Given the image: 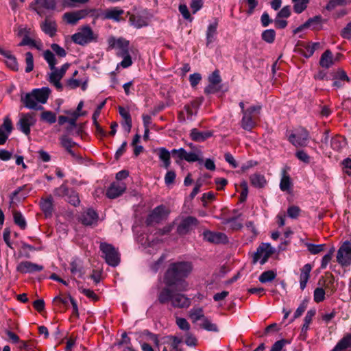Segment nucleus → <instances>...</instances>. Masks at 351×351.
<instances>
[{
	"label": "nucleus",
	"instance_id": "f257e3e1",
	"mask_svg": "<svg viewBox=\"0 0 351 351\" xmlns=\"http://www.w3.org/2000/svg\"><path fill=\"white\" fill-rule=\"evenodd\" d=\"M193 264L188 261L173 263L165 272L164 280L169 287H173L178 291H186L188 284L185 281L193 271Z\"/></svg>",
	"mask_w": 351,
	"mask_h": 351
},
{
	"label": "nucleus",
	"instance_id": "f03ea898",
	"mask_svg": "<svg viewBox=\"0 0 351 351\" xmlns=\"http://www.w3.org/2000/svg\"><path fill=\"white\" fill-rule=\"evenodd\" d=\"M51 90L47 87L39 89H34L31 93H27L21 97V101L25 106L29 109L43 110V107L40 105L47 102Z\"/></svg>",
	"mask_w": 351,
	"mask_h": 351
},
{
	"label": "nucleus",
	"instance_id": "7ed1b4c3",
	"mask_svg": "<svg viewBox=\"0 0 351 351\" xmlns=\"http://www.w3.org/2000/svg\"><path fill=\"white\" fill-rule=\"evenodd\" d=\"M97 38L98 35L88 25L80 27L77 32L71 36V40L73 43L82 46L92 42H97Z\"/></svg>",
	"mask_w": 351,
	"mask_h": 351
},
{
	"label": "nucleus",
	"instance_id": "20e7f679",
	"mask_svg": "<svg viewBox=\"0 0 351 351\" xmlns=\"http://www.w3.org/2000/svg\"><path fill=\"white\" fill-rule=\"evenodd\" d=\"M99 248L102 252V257L109 265L116 267L119 264L120 254L111 244L101 243Z\"/></svg>",
	"mask_w": 351,
	"mask_h": 351
},
{
	"label": "nucleus",
	"instance_id": "39448f33",
	"mask_svg": "<svg viewBox=\"0 0 351 351\" xmlns=\"http://www.w3.org/2000/svg\"><path fill=\"white\" fill-rule=\"evenodd\" d=\"M309 134L304 128H298L291 132L288 136L289 142L295 147H304L308 144Z\"/></svg>",
	"mask_w": 351,
	"mask_h": 351
},
{
	"label": "nucleus",
	"instance_id": "423d86ee",
	"mask_svg": "<svg viewBox=\"0 0 351 351\" xmlns=\"http://www.w3.org/2000/svg\"><path fill=\"white\" fill-rule=\"evenodd\" d=\"M337 261L342 267L351 265V243L346 241L339 248L337 253Z\"/></svg>",
	"mask_w": 351,
	"mask_h": 351
},
{
	"label": "nucleus",
	"instance_id": "0eeeda50",
	"mask_svg": "<svg viewBox=\"0 0 351 351\" xmlns=\"http://www.w3.org/2000/svg\"><path fill=\"white\" fill-rule=\"evenodd\" d=\"M29 8L40 16L45 15V10H54L56 8V0H34L29 4Z\"/></svg>",
	"mask_w": 351,
	"mask_h": 351
},
{
	"label": "nucleus",
	"instance_id": "6e6552de",
	"mask_svg": "<svg viewBox=\"0 0 351 351\" xmlns=\"http://www.w3.org/2000/svg\"><path fill=\"white\" fill-rule=\"evenodd\" d=\"M36 119L34 113H22L16 124L18 128L25 135L30 133L31 127L35 125Z\"/></svg>",
	"mask_w": 351,
	"mask_h": 351
},
{
	"label": "nucleus",
	"instance_id": "1a4fd4ad",
	"mask_svg": "<svg viewBox=\"0 0 351 351\" xmlns=\"http://www.w3.org/2000/svg\"><path fill=\"white\" fill-rule=\"evenodd\" d=\"M260 110V106H253L247 108L246 111L244 112L241 122L242 128L245 130L250 131L254 128L256 123L252 117V114L258 113Z\"/></svg>",
	"mask_w": 351,
	"mask_h": 351
},
{
	"label": "nucleus",
	"instance_id": "9d476101",
	"mask_svg": "<svg viewBox=\"0 0 351 351\" xmlns=\"http://www.w3.org/2000/svg\"><path fill=\"white\" fill-rule=\"evenodd\" d=\"M69 64L66 63L63 64L60 69L54 67L53 69H51V71L49 73V82L51 84H52L59 90H61L62 89V86L60 83V80L65 75V73L69 69Z\"/></svg>",
	"mask_w": 351,
	"mask_h": 351
},
{
	"label": "nucleus",
	"instance_id": "9b49d317",
	"mask_svg": "<svg viewBox=\"0 0 351 351\" xmlns=\"http://www.w3.org/2000/svg\"><path fill=\"white\" fill-rule=\"evenodd\" d=\"M169 214V210L165 206L160 205L156 207L147 218V224L158 223L166 220Z\"/></svg>",
	"mask_w": 351,
	"mask_h": 351
},
{
	"label": "nucleus",
	"instance_id": "f8f14e48",
	"mask_svg": "<svg viewBox=\"0 0 351 351\" xmlns=\"http://www.w3.org/2000/svg\"><path fill=\"white\" fill-rule=\"evenodd\" d=\"M274 252V249L269 244H262L254 255L253 263L259 261L261 265H264Z\"/></svg>",
	"mask_w": 351,
	"mask_h": 351
},
{
	"label": "nucleus",
	"instance_id": "ddd939ff",
	"mask_svg": "<svg viewBox=\"0 0 351 351\" xmlns=\"http://www.w3.org/2000/svg\"><path fill=\"white\" fill-rule=\"evenodd\" d=\"M198 225V220L192 216L183 218L177 227L179 234H186Z\"/></svg>",
	"mask_w": 351,
	"mask_h": 351
},
{
	"label": "nucleus",
	"instance_id": "4468645a",
	"mask_svg": "<svg viewBox=\"0 0 351 351\" xmlns=\"http://www.w3.org/2000/svg\"><path fill=\"white\" fill-rule=\"evenodd\" d=\"M127 185L122 181L113 182L106 191V196L114 199L121 196L126 190Z\"/></svg>",
	"mask_w": 351,
	"mask_h": 351
},
{
	"label": "nucleus",
	"instance_id": "2eb2a0df",
	"mask_svg": "<svg viewBox=\"0 0 351 351\" xmlns=\"http://www.w3.org/2000/svg\"><path fill=\"white\" fill-rule=\"evenodd\" d=\"M60 144L76 162H80L82 157L72 150V147L77 144L67 135H62L60 138Z\"/></svg>",
	"mask_w": 351,
	"mask_h": 351
},
{
	"label": "nucleus",
	"instance_id": "dca6fc26",
	"mask_svg": "<svg viewBox=\"0 0 351 351\" xmlns=\"http://www.w3.org/2000/svg\"><path fill=\"white\" fill-rule=\"evenodd\" d=\"M204 240L211 243H226L228 241L227 236L222 232H212L209 230L203 232Z\"/></svg>",
	"mask_w": 351,
	"mask_h": 351
},
{
	"label": "nucleus",
	"instance_id": "f3484780",
	"mask_svg": "<svg viewBox=\"0 0 351 351\" xmlns=\"http://www.w3.org/2000/svg\"><path fill=\"white\" fill-rule=\"evenodd\" d=\"M78 74L77 71H75L72 75V77L69 78L66 82V86L69 89H75L78 87H81L82 90H86L87 88L88 78H75Z\"/></svg>",
	"mask_w": 351,
	"mask_h": 351
},
{
	"label": "nucleus",
	"instance_id": "a211bd4d",
	"mask_svg": "<svg viewBox=\"0 0 351 351\" xmlns=\"http://www.w3.org/2000/svg\"><path fill=\"white\" fill-rule=\"evenodd\" d=\"M108 43L110 47L115 48L119 50L117 56H123L129 52V41L124 38H120L115 39L114 38H111L109 39Z\"/></svg>",
	"mask_w": 351,
	"mask_h": 351
},
{
	"label": "nucleus",
	"instance_id": "6ab92c4d",
	"mask_svg": "<svg viewBox=\"0 0 351 351\" xmlns=\"http://www.w3.org/2000/svg\"><path fill=\"white\" fill-rule=\"evenodd\" d=\"M87 16L86 10H80L73 12H66L63 14V19L69 24L76 25L78 21Z\"/></svg>",
	"mask_w": 351,
	"mask_h": 351
},
{
	"label": "nucleus",
	"instance_id": "aec40b11",
	"mask_svg": "<svg viewBox=\"0 0 351 351\" xmlns=\"http://www.w3.org/2000/svg\"><path fill=\"white\" fill-rule=\"evenodd\" d=\"M16 269L19 273L27 274L42 271L43 269V267L30 261H25L19 263L17 265Z\"/></svg>",
	"mask_w": 351,
	"mask_h": 351
},
{
	"label": "nucleus",
	"instance_id": "412c9836",
	"mask_svg": "<svg viewBox=\"0 0 351 351\" xmlns=\"http://www.w3.org/2000/svg\"><path fill=\"white\" fill-rule=\"evenodd\" d=\"M41 30L50 37L56 35L57 32V24L55 20L47 16L40 25Z\"/></svg>",
	"mask_w": 351,
	"mask_h": 351
},
{
	"label": "nucleus",
	"instance_id": "4be33fe9",
	"mask_svg": "<svg viewBox=\"0 0 351 351\" xmlns=\"http://www.w3.org/2000/svg\"><path fill=\"white\" fill-rule=\"evenodd\" d=\"M171 305L175 308H188L191 305V300L184 294L176 293L171 298Z\"/></svg>",
	"mask_w": 351,
	"mask_h": 351
},
{
	"label": "nucleus",
	"instance_id": "5701e85b",
	"mask_svg": "<svg viewBox=\"0 0 351 351\" xmlns=\"http://www.w3.org/2000/svg\"><path fill=\"white\" fill-rule=\"evenodd\" d=\"M97 220L98 215L91 208L87 209L80 217L81 222L85 226H92L95 224Z\"/></svg>",
	"mask_w": 351,
	"mask_h": 351
},
{
	"label": "nucleus",
	"instance_id": "b1692460",
	"mask_svg": "<svg viewBox=\"0 0 351 351\" xmlns=\"http://www.w3.org/2000/svg\"><path fill=\"white\" fill-rule=\"evenodd\" d=\"M213 135L212 131H199L197 128H193L190 132L191 138L196 142H203Z\"/></svg>",
	"mask_w": 351,
	"mask_h": 351
},
{
	"label": "nucleus",
	"instance_id": "393cba45",
	"mask_svg": "<svg viewBox=\"0 0 351 351\" xmlns=\"http://www.w3.org/2000/svg\"><path fill=\"white\" fill-rule=\"evenodd\" d=\"M312 270V265L309 263L304 265L300 269V287L302 290H304L310 278V273Z\"/></svg>",
	"mask_w": 351,
	"mask_h": 351
},
{
	"label": "nucleus",
	"instance_id": "a878e982",
	"mask_svg": "<svg viewBox=\"0 0 351 351\" xmlns=\"http://www.w3.org/2000/svg\"><path fill=\"white\" fill-rule=\"evenodd\" d=\"M123 13V10L117 7L108 9L104 12V20L111 19L116 22H119Z\"/></svg>",
	"mask_w": 351,
	"mask_h": 351
},
{
	"label": "nucleus",
	"instance_id": "bb28decb",
	"mask_svg": "<svg viewBox=\"0 0 351 351\" xmlns=\"http://www.w3.org/2000/svg\"><path fill=\"white\" fill-rule=\"evenodd\" d=\"M129 21L131 25H132L136 28H141L143 27H145L148 25L149 23V20L147 17L139 14L131 15L130 16Z\"/></svg>",
	"mask_w": 351,
	"mask_h": 351
},
{
	"label": "nucleus",
	"instance_id": "cd10ccee",
	"mask_svg": "<svg viewBox=\"0 0 351 351\" xmlns=\"http://www.w3.org/2000/svg\"><path fill=\"white\" fill-rule=\"evenodd\" d=\"M155 152L158 156L159 159L163 162L164 167L168 169L171 164L170 152L165 147H160Z\"/></svg>",
	"mask_w": 351,
	"mask_h": 351
},
{
	"label": "nucleus",
	"instance_id": "c85d7f7f",
	"mask_svg": "<svg viewBox=\"0 0 351 351\" xmlns=\"http://www.w3.org/2000/svg\"><path fill=\"white\" fill-rule=\"evenodd\" d=\"M250 181L251 184L258 189H262L267 184V180L263 175L254 173L250 176Z\"/></svg>",
	"mask_w": 351,
	"mask_h": 351
},
{
	"label": "nucleus",
	"instance_id": "c756f323",
	"mask_svg": "<svg viewBox=\"0 0 351 351\" xmlns=\"http://www.w3.org/2000/svg\"><path fill=\"white\" fill-rule=\"evenodd\" d=\"M319 64L322 67L328 69L334 64L332 53L330 50H326L321 56Z\"/></svg>",
	"mask_w": 351,
	"mask_h": 351
},
{
	"label": "nucleus",
	"instance_id": "7c9ffc66",
	"mask_svg": "<svg viewBox=\"0 0 351 351\" xmlns=\"http://www.w3.org/2000/svg\"><path fill=\"white\" fill-rule=\"evenodd\" d=\"M40 208L47 217L52 215L53 210V198L51 196L48 197L40 202Z\"/></svg>",
	"mask_w": 351,
	"mask_h": 351
},
{
	"label": "nucleus",
	"instance_id": "2f4dec72",
	"mask_svg": "<svg viewBox=\"0 0 351 351\" xmlns=\"http://www.w3.org/2000/svg\"><path fill=\"white\" fill-rule=\"evenodd\" d=\"M351 347V334L345 335L333 348V351H342Z\"/></svg>",
	"mask_w": 351,
	"mask_h": 351
},
{
	"label": "nucleus",
	"instance_id": "473e14b6",
	"mask_svg": "<svg viewBox=\"0 0 351 351\" xmlns=\"http://www.w3.org/2000/svg\"><path fill=\"white\" fill-rule=\"evenodd\" d=\"M291 187L292 182L290 176L286 172H284L280 180V189L282 191L290 193L291 191Z\"/></svg>",
	"mask_w": 351,
	"mask_h": 351
},
{
	"label": "nucleus",
	"instance_id": "72a5a7b5",
	"mask_svg": "<svg viewBox=\"0 0 351 351\" xmlns=\"http://www.w3.org/2000/svg\"><path fill=\"white\" fill-rule=\"evenodd\" d=\"M71 271L73 275L77 277H82L84 275V271L80 260L75 259L71 263Z\"/></svg>",
	"mask_w": 351,
	"mask_h": 351
},
{
	"label": "nucleus",
	"instance_id": "f704fd0d",
	"mask_svg": "<svg viewBox=\"0 0 351 351\" xmlns=\"http://www.w3.org/2000/svg\"><path fill=\"white\" fill-rule=\"evenodd\" d=\"M173 294L169 288L162 289L158 293V300L160 304H165L169 301L171 302V298L173 297Z\"/></svg>",
	"mask_w": 351,
	"mask_h": 351
},
{
	"label": "nucleus",
	"instance_id": "c9c22d12",
	"mask_svg": "<svg viewBox=\"0 0 351 351\" xmlns=\"http://www.w3.org/2000/svg\"><path fill=\"white\" fill-rule=\"evenodd\" d=\"M19 46L29 45L40 50L43 47V44L40 41H36L30 38L28 36H25L21 42L19 44Z\"/></svg>",
	"mask_w": 351,
	"mask_h": 351
},
{
	"label": "nucleus",
	"instance_id": "e433bc0d",
	"mask_svg": "<svg viewBox=\"0 0 351 351\" xmlns=\"http://www.w3.org/2000/svg\"><path fill=\"white\" fill-rule=\"evenodd\" d=\"M241 215L237 216V217H232L226 219L224 223L230 224V227L233 230H240L243 227L242 222L243 221V219H240Z\"/></svg>",
	"mask_w": 351,
	"mask_h": 351
},
{
	"label": "nucleus",
	"instance_id": "4c0bfd02",
	"mask_svg": "<svg viewBox=\"0 0 351 351\" xmlns=\"http://www.w3.org/2000/svg\"><path fill=\"white\" fill-rule=\"evenodd\" d=\"M217 22L215 21L208 25L206 31L207 45L211 43L214 40V38L217 32Z\"/></svg>",
	"mask_w": 351,
	"mask_h": 351
},
{
	"label": "nucleus",
	"instance_id": "58836bf2",
	"mask_svg": "<svg viewBox=\"0 0 351 351\" xmlns=\"http://www.w3.org/2000/svg\"><path fill=\"white\" fill-rule=\"evenodd\" d=\"M189 317L193 322H197L198 320L204 319V315L201 308H194L189 312Z\"/></svg>",
	"mask_w": 351,
	"mask_h": 351
},
{
	"label": "nucleus",
	"instance_id": "ea45409f",
	"mask_svg": "<svg viewBox=\"0 0 351 351\" xmlns=\"http://www.w3.org/2000/svg\"><path fill=\"white\" fill-rule=\"evenodd\" d=\"M293 10L297 14L302 13L306 8L309 0H292Z\"/></svg>",
	"mask_w": 351,
	"mask_h": 351
},
{
	"label": "nucleus",
	"instance_id": "a19ab883",
	"mask_svg": "<svg viewBox=\"0 0 351 351\" xmlns=\"http://www.w3.org/2000/svg\"><path fill=\"white\" fill-rule=\"evenodd\" d=\"M199 103L197 101H193L190 104L184 106V110L187 114V119H191L192 116L197 112V108H198Z\"/></svg>",
	"mask_w": 351,
	"mask_h": 351
},
{
	"label": "nucleus",
	"instance_id": "79ce46f5",
	"mask_svg": "<svg viewBox=\"0 0 351 351\" xmlns=\"http://www.w3.org/2000/svg\"><path fill=\"white\" fill-rule=\"evenodd\" d=\"M276 277V273L272 270L264 271L259 276L258 280L262 283L271 282Z\"/></svg>",
	"mask_w": 351,
	"mask_h": 351
},
{
	"label": "nucleus",
	"instance_id": "37998d69",
	"mask_svg": "<svg viewBox=\"0 0 351 351\" xmlns=\"http://www.w3.org/2000/svg\"><path fill=\"white\" fill-rule=\"evenodd\" d=\"M201 156L202 152L199 149H197L195 152L188 153L186 152L185 160L189 162L202 161Z\"/></svg>",
	"mask_w": 351,
	"mask_h": 351
},
{
	"label": "nucleus",
	"instance_id": "c03bdc74",
	"mask_svg": "<svg viewBox=\"0 0 351 351\" xmlns=\"http://www.w3.org/2000/svg\"><path fill=\"white\" fill-rule=\"evenodd\" d=\"M262 39L267 43H273L276 38V32L272 29H266L261 34Z\"/></svg>",
	"mask_w": 351,
	"mask_h": 351
},
{
	"label": "nucleus",
	"instance_id": "a18cd8bd",
	"mask_svg": "<svg viewBox=\"0 0 351 351\" xmlns=\"http://www.w3.org/2000/svg\"><path fill=\"white\" fill-rule=\"evenodd\" d=\"M40 119L45 122L52 124L56 121V115L51 111H43L40 114Z\"/></svg>",
	"mask_w": 351,
	"mask_h": 351
},
{
	"label": "nucleus",
	"instance_id": "49530a36",
	"mask_svg": "<svg viewBox=\"0 0 351 351\" xmlns=\"http://www.w3.org/2000/svg\"><path fill=\"white\" fill-rule=\"evenodd\" d=\"M44 58L49 64L50 69H53L55 65L57 64L53 53L51 51L47 50L44 52Z\"/></svg>",
	"mask_w": 351,
	"mask_h": 351
},
{
	"label": "nucleus",
	"instance_id": "de8ad7c7",
	"mask_svg": "<svg viewBox=\"0 0 351 351\" xmlns=\"http://www.w3.org/2000/svg\"><path fill=\"white\" fill-rule=\"evenodd\" d=\"M200 326L208 330V331H213V332H217L218 328L216 324L212 323L206 317H204L202 320V323L200 324Z\"/></svg>",
	"mask_w": 351,
	"mask_h": 351
},
{
	"label": "nucleus",
	"instance_id": "09e8293b",
	"mask_svg": "<svg viewBox=\"0 0 351 351\" xmlns=\"http://www.w3.org/2000/svg\"><path fill=\"white\" fill-rule=\"evenodd\" d=\"M308 252L312 254H317L324 250V244L315 245L313 243H306Z\"/></svg>",
	"mask_w": 351,
	"mask_h": 351
},
{
	"label": "nucleus",
	"instance_id": "8fccbe9b",
	"mask_svg": "<svg viewBox=\"0 0 351 351\" xmlns=\"http://www.w3.org/2000/svg\"><path fill=\"white\" fill-rule=\"evenodd\" d=\"M322 23V17L320 16H315L313 18H310L308 21H306L304 23V26L306 27H313V28H317L318 25H320Z\"/></svg>",
	"mask_w": 351,
	"mask_h": 351
},
{
	"label": "nucleus",
	"instance_id": "3c124183",
	"mask_svg": "<svg viewBox=\"0 0 351 351\" xmlns=\"http://www.w3.org/2000/svg\"><path fill=\"white\" fill-rule=\"evenodd\" d=\"M66 200L72 205L77 206L80 204V199L77 193L71 189L69 195L66 196Z\"/></svg>",
	"mask_w": 351,
	"mask_h": 351
},
{
	"label": "nucleus",
	"instance_id": "603ef678",
	"mask_svg": "<svg viewBox=\"0 0 351 351\" xmlns=\"http://www.w3.org/2000/svg\"><path fill=\"white\" fill-rule=\"evenodd\" d=\"M70 190L71 189H69L65 184H62L58 188L55 189L53 191V194L58 197H66L69 195Z\"/></svg>",
	"mask_w": 351,
	"mask_h": 351
},
{
	"label": "nucleus",
	"instance_id": "864d4df0",
	"mask_svg": "<svg viewBox=\"0 0 351 351\" xmlns=\"http://www.w3.org/2000/svg\"><path fill=\"white\" fill-rule=\"evenodd\" d=\"M87 12V16L90 15L93 18L94 20H97L99 18L104 19V12L100 9H84Z\"/></svg>",
	"mask_w": 351,
	"mask_h": 351
},
{
	"label": "nucleus",
	"instance_id": "5fc2aeb1",
	"mask_svg": "<svg viewBox=\"0 0 351 351\" xmlns=\"http://www.w3.org/2000/svg\"><path fill=\"white\" fill-rule=\"evenodd\" d=\"M14 220L16 224H17L21 229H25L26 227V222L19 212H14Z\"/></svg>",
	"mask_w": 351,
	"mask_h": 351
},
{
	"label": "nucleus",
	"instance_id": "6e6d98bb",
	"mask_svg": "<svg viewBox=\"0 0 351 351\" xmlns=\"http://www.w3.org/2000/svg\"><path fill=\"white\" fill-rule=\"evenodd\" d=\"M335 252V247H332L328 252L324 255L322 259L321 267L325 269L329 262L331 261L333 254Z\"/></svg>",
	"mask_w": 351,
	"mask_h": 351
},
{
	"label": "nucleus",
	"instance_id": "4d7b16f0",
	"mask_svg": "<svg viewBox=\"0 0 351 351\" xmlns=\"http://www.w3.org/2000/svg\"><path fill=\"white\" fill-rule=\"evenodd\" d=\"M25 62L27 64L25 71L27 73H29L34 69V58L33 55L31 52H27L25 53Z\"/></svg>",
	"mask_w": 351,
	"mask_h": 351
},
{
	"label": "nucleus",
	"instance_id": "13d9d810",
	"mask_svg": "<svg viewBox=\"0 0 351 351\" xmlns=\"http://www.w3.org/2000/svg\"><path fill=\"white\" fill-rule=\"evenodd\" d=\"M66 113L70 116L69 117V123H71V125H74L75 123H76L77 121V119L81 117V116H83L86 113L85 112H78L77 110H75V111H67L66 112Z\"/></svg>",
	"mask_w": 351,
	"mask_h": 351
},
{
	"label": "nucleus",
	"instance_id": "bf43d9fd",
	"mask_svg": "<svg viewBox=\"0 0 351 351\" xmlns=\"http://www.w3.org/2000/svg\"><path fill=\"white\" fill-rule=\"evenodd\" d=\"M314 300L316 302H322L325 298V291L320 287L316 288L314 291Z\"/></svg>",
	"mask_w": 351,
	"mask_h": 351
},
{
	"label": "nucleus",
	"instance_id": "052dcab7",
	"mask_svg": "<svg viewBox=\"0 0 351 351\" xmlns=\"http://www.w3.org/2000/svg\"><path fill=\"white\" fill-rule=\"evenodd\" d=\"M209 83H212L216 85H220L221 82V78L219 75V71L218 70H215L212 73V74L208 77Z\"/></svg>",
	"mask_w": 351,
	"mask_h": 351
},
{
	"label": "nucleus",
	"instance_id": "680f3d73",
	"mask_svg": "<svg viewBox=\"0 0 351 351\" xmlns=\"http://www.w3.org/2000/svg\"><path fill=\"white\" fill-rule=\"evenodd\" d=\"M176 324L178 325L179 328L182 330L189 331L190 329V324L184 318L177 317Z\"/></svg>",
	"mask_w": 351,
	"mask_h": 351
},
{
	"label": "nucleus",
	"instance_id": "e2e57ef3",
	"mask_svg": "<svg viewBox=\"0 0 351 351\" xmlns=\"http://www.w3.org/2000/svg\"><path fill=\"white\" fill-rule=\"evenodd\" d=\"M300 211V208L298 206H291L287 209V215L289 217L295 219L299 216Z\"/></svg>",
	"mask_w": 351,
	"mask_h": 351
},
{
	"label": "nucleus",
	"instance_id": "0e129e2a",
	"mask_svg": "<svg viewBox=\"0 0 351 351\" xmlns=\"http://www.w3.org/2000/svg\"><path fill=\"white\" fill-rule=\"evenodd\" d=\"M119 56L123 58V60L119 63V65L123 68H128L132 64V60L130 55L129 54V52L126 53V54Z\"/></svg>",
	"mask_w": 351,
	"mask_h": 351
},
{
	"label": "nucleus",
	"instance_id": "69168bd1",
	"mask_svg": "<svg viewBox=\"0 0 351 351\" xmlns=\"http://www.w3.org/2000/svg\"><path fill=\"white\" fill-rule=\"evenodd\" d=\"M5 64L12 70L17 71L19 69V64L14 56H12L5 60Z\"/></svg>",
	"mask_w": 351,
	"mask_h": 351
},
{
	"label": "nucleus",
	"instance_id": "338daca9",
	"mask_svg": "<svg viewBox=\"0 0 351 351\" xmlns=\"http://www.w3.org/2000/svg\"><path fill=\"white\" fill-rule=\"evenodd\" d=\"M286 343V341L281 339L274 343L271 348V351H285L284 346Z\"/></svg>",
	"mask_w": 351,
	"mask_h": 351
},
{
	"label": "nucleus",
	"instance_id": "774afa93",
	"mask_svg": "<svg viewBox=\"0 0 351 351\" xmlns=\"http://www.w3.org/2000/svg\"><path fill=\"white\" fill-rule=\"evenodd\" d=\"M341 35L343 38H351V21L341 30Z\"/></svg>",
	"mask_w": 351,
	"mask_h": 351
}]
</instances>
